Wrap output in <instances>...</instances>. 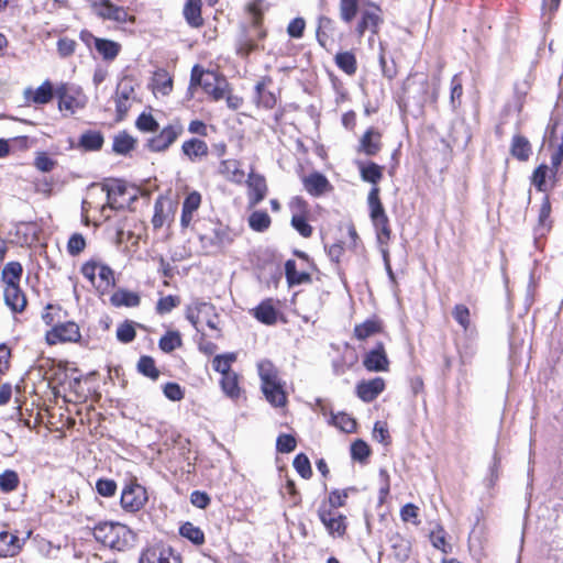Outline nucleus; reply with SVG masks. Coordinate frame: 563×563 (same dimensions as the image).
I'll use <instances>...</instances> for the list:
<instances>
[{"label": "nucleus", "instance_id": "obj_21", "mask_svg": "<svg viewBox=\"0 0 563 563\" xmlns=\"http://www.w3.org/2000/svg\"><path fill=\"white\" fill-rule=\"evenodd\" d=\"M227 86L228 84L223 78H219L212 71H207L202 89L206 93L210 95L214 100H220L224 98Z\"/></svg>", "mask_w": 563, "mask_h": 563}, {"label": "nucleus", "instance_id": "obj_45", "mask_svg": "<svg viewBox=\"0 0 563 563\" xmlns=\"http://www.w3.org/2000/svg\"><path fill=\"white\" fill-rule=\"evenodd\" d=\"M329 422L345 433H352L356 430L355 419L345 412L332 413Z\"/></svg>", "mask_w": 563, "mask_h": 563}, {"label": "nucleus", "instance_id": "obj_51", "mask_svg": "<svg viewBox=\"0 0 563 563\" xmlns=\"http://www.w3.org/2000/svg\"><path fill=\"white\" fill-rule=\"evenodd\" d=\"M430 541L435 549L440 550L444 554L452 552V545L446 542L445 531L441 526H438L437 529L431 531Z\"/></svg>", "mask_w": 563, "mask_h": 563}, {"label": "nucleus", "instance_id": "obj_17", "mask_svg": "<svg viewBox=\"0 0 563 563\" xmlns=\"http://www.w3.org/2000/svg\"><path fill=\"white\" fill-rule=\"evenodd\" d=\"M32 534V531L26 533L25 539H19L15 534H10L7 531L0 532V558H10L16 555L25 540L29 539Z\"/></svg>", "mask_w": 563, "mask_h": 563}, {"label": "nucleus", "instance_id": "obj_4", "mask_svg": "<svg viewBox=\"0 0 563 563\" xmlns=\"http://www.w3.org/2000/svg\"><path fill=\"white\" fill-rule=\"evenodd\" d=\"M234 239L235 233L221 222H211L205 232L199 233L201 247L207 254L221 253Z\"/></svg>", "mask_w": 563, "mask_h": 563}, {"label": "nucleus", "instance_id": "obj_53", "mask_svg": "<svg viewBox=\"0 0 563 563\" xmlns=\"http://www.w3.org/2000/svg\"><path fill=\"white\" fill-rule=\"evenodd\" d=\"M257 49H260V46L251 34L244 33L241 35L236 44V52L240 56L247 57L252 52Z\"/></svg>", "mask_w": 563, "mask_h": 563}, {"label": "nucleus", "instance_id": "obj_44", "mask_svg": "<svg viewBox=\"0 0 563 563\" xmlns=\"http://www.w3.org/2000/svg\"><path fill=\"white\" fill-rule=\"evenodd\" d=\"M220 384L223 393L228 397L232 399L239 398L241 389L239 387V376L236 373L233 372L222 376Z\"/></svg>", "mask_w": 563, "mask_h": 563}, {"label": "nucleus", "instance_id": "obj_57", "mask_svg": "<svg viewBox=\"0 0 563 563\" xmlns=\"http://www.w3.org/2000/svg\"><path fill=\"white\" fill-rule=\"evenodd\" d=\"M351 455L353 460L363 463L371 455V449L365 441L358 439L351 445Z\"/></svg>", "mask_w": 563, "mask_h": 563}, {"label": "nucleus", "instance_id": "obj_42", "mask_svg": "<svg viewBox=\"0 0 563 563\" xmlns=\"http://www.w3.org/2000/svg\"><path fill=\"white\" fill-rule=\"evenodd\" d=\"M153 89L163 96L168 95L173 89V79L164 69L155 71L153 77Z\"/></svg>", "mask_w": 563, "mask_h": 563}, {"label": "nucleus", "instance_id": "obj_12", "mask_svg": "<svg viewBox=\"0 0 563 563\" xmlns=\"http://www.w3.org/2000/svg\"><path fill=\"white\" fill-rule=\"evenodd\" d=\"M135 99L134 85L132 79L123 78L119 81L115 90V110L119 120H122Z\"/></svg>", "mask_w": 563, "mask_h": 563}, {"label": "nucleus", "instance_id": "obj_20", "mask_svg": "<svg viewBox=\"0 0 563 563\" xmlns=\"http://www.w3.org/2000/svg\"><path fill=\"white\" fill-rule=\"evenodd\" d=\"M3 296L5 305L13 312H22L25 309L27 301L24 292L20 288V285L4 286Z\"/></svg>", "mask_w": 563, "mask_h": 563}, {"label": "nucleus", "instance_id": "obj_5", "mask_svg": "<svg viewBox=\"0 0 563 563\" xmlns=\"http://www.w3.org/2000/svg\"><path fill=\"white\" fill-rule=\"evenodd\" d=\"M369 207V217L376 232V239L379 246L387 245L391 230L389 227V219L379 199V188L373 187L367 198Z\"/></svg>", "mask_w": 563, "mask_h": 563}, {"label": "nucleus", "instance_id": "obj_30", "mask_svg": "<svg viewBox=\"0 0 563 563\" xmlns=\"http://www.w3.org/2000/svg\"><path fill=\"white\" fill-rule=\"evenodd\" d=\"M285 275L289 286L308 284L311 282V275L309 273L297 271V265L294 260L286 261Z\"/></svg>", "mask_w": 563, "mask_h": 563}, {"label": "nucleus", "instance_id": "obj_39", "mask_svg": "<svg viewBox=\"0 0 563 563\" xmlns=\"http://www.w3.org/2000/svg\"><path fill=\"white\" fill-rule=\"evenodd\" d=\"M120 48V44L114 41L104 38L96 40V49L103 57V59H114L118 56Z\"/></svg>", "mask_w": 563, "mask_h": 563}, {"label": "nucleus", "instance_id": "obj_13", "mask_svg": "<svg viewBox=\"0 0 563 563\" xmlns=\"http://www.w3.org/2000/svg\"><path fill=\"white\" fill-rule=\"evenodd\" d=\"M79 327L75 322H63L56 324L46 333V342L49 345L64 342H77L80 339Z\"/></svg>", "mask_w": 563, "mask_h": 563}, {"label": "nucleus", "instance_id": "obj_55", "mask_svg": "<svg viewBox=\"0 0 563 563\" xmlns=\"http://www.w3.org/2000/svg\"><path fill=\"white\" fill-rule=\"evenodd\" d=\"M358 11L357 0H340V18L345 23H351Z\"/></svg>", "mask_w": 563, "mask_h": 563}, {"label": "nucleus", "instance_id": "obj_52", "mask_svg": "<svg viewBox=\"0 0 563 563\" xmlns=\"http://www.w3.org/2000/svg\"><path fill=\"white\" fill-rule=\"evenodd\" d=\"M380 331V324L375 320H366L365 322L355 325L354 335L358 340H365Z\"/></svg>", "mask_w": 563, "mask_h": 563}, {"label": "nucleus", "instance_id": "obj_1", "mask_svg": "<svg viewBox=\"0 0 563 563\" xmlns=\"http://www.w3.org/2000/svg\"><path fill=\"white\" fill-rule=\"evenodd\" d=\"M93 536L97 541L117 551L132 548L135 541V533L128 526L119 522L99 523L93 529Z\"/></svg>", "mask_w": 563, "mask_h": 563}, {"label": "nucleus", "instance_id": "obj_2", "mask_svg": "<svg viewBox=\"0 0 563 563\" xmlns=\"http://www.w3.org/2000/svg\"><path fill=\"white\" fill-rule=\"evenodd\" d=\"M101 191L107 195V203L102 206L101 211L106 213L107 209L123 210L130 208L137 200V188L129 187L125 181L120 179H108L101 185Z\"/></svg>", "mask_w": 563, "mask_h": 563}, {"label": "nucleus", "instance_id": "obj_3", "mask_svg": "<svg viewBox=\"0 0 563 563\" xmlns=\"http://www.w3.org/2000/svg\"><path fill=\"white\" fill-rule=\"evenodd\" d=\"M257 371L266 400L274 407H284L287 397L278 377L277 368L271 361L263 360L257 364Z\"/></svg>", "mask_w": 563, "mask_h": 563}, {"label": "nucleus", "instance_id": "obj_24", "mask_svg": "<svg viewBox=\"0 0 563 563\" xmlns=\"http://www.w3.org/2000/svg\"><path fill=\"white\" fill-rule=\"evenodd\" d=\"M24 97L27 101H32L37 104L48 103L53 99L52 84L46 80L36 90L26 88L24 90Z\"/></svg>", "mask_w": 563, "mask_h": 563}, {"label": "nucleus", "instance_id": "obj_19", "mask_svg": "<svg viewBox=\"0 0 563 563\" xmlns=\"http://www.w3.org/2000/svg\"><path fill=\"white\" fill-rule=\"evenodd\" d=\"M385 382L380 377H375L371 380H363L357 384V396L365 402H371L384 390Z\"/></svg>", "mask_w": 563, "mask_h": 563}, {"label": "nucleus", "instance_id": "obj_36", "mask_svg": "<svg viewBox=\"0 0 563 563\" xmlns=\"http://www.w3.org/2000/svg\"><path fill=\"white\" fill-rule=\"evenodd\" d=\"M336 66L346 75L352 76L356 73L357 62L352 52H340L334 57Z\"/></svg>", "mask_w": 563, "mask_h": 563}, {"label": "nucleus", "instance_id": "obj_35", "mask_svg": "<svg viewBox=\"0 0 563 563\" xmlns=\"http://www.w3.org/2000/svg\"><path fill=\"white\" fill-rule=\"evenodd\" d=\"M552 179H555V177L551 176V168L545 164H541L534 169L531 183L539 191H547L548 180Z\"/></svg>", "mask_w": 563, "mask_h": 563}, {"label": "nucleus", "instance_id": "obj_14", "mask_svg": "<svg viewBox=\"0 0 563 563\" xmlns=\"http://www.w3.org/2000/svg\"><path fill=\"white\" fill-rule=\"evenodd\" d=\"M382 23L380 8L376 4H371L368 8L362 10L361 19L355 31L360 37H362L366 31H371L372 34H377Z\"/></svg>", "mask_w": 563, "mask_h": 563}, {"label": "nucleus", "instance_id": "obj_32", "mask_svg": "<svg viewBox=\"0 0 563 563\" xmlns=\"http://www.w3.org/2000/svg\"><path fill=\"white\" fill-rule=\"evenodd\" d=\"M254 317L265 324H274L277 320V311L273 299L262 301L254 310Z\"/></svg>", "mask_w": 563, "mask_h": 563}, {"label": "nucleus", "instance_id": "obj_62", "mask_svg": "<svg viewBox=\"0 0 563 563\" xmlns=\"http://www.w3.org/2000/svg\"><path fill=\"white\" fill-rule=\"evenodd\" d=\"M136 335L135 329L132 322L125 321L121 323L117 329V339L122 343H130Z\"/></svg>", "mask_w": 563, "mask_h": 563}, {"label": "nucleus", "instance_id": "obj_10", "mask_svg": "<svg viewBox=\"0 0 563 563\" xmlns=\"http://www.w3.org/2000/svg\"><path fill=\"white\" fill-rule=\"evenodd\" d=\"M56 96L58 98V107L60 111H67L73 114L85 106V100L81 92L78 89L69 87L65 84L57 87Z\"/></svg>", "mask_w": 563, "mask_h": 563}, {"label": "nucleus", "instance_id": "obj_26", "mask_svg": "<svg viewBox=\"0 0 563 563\" xmlns=\"http://www.w3.org/2000/svg\"><path fill=\"white\" fill-rule=\"evenodd\" d=\"M393 554L399 562H405L411 552V544L408 539L395 532L389 538Z\"/></svg>", "mask_w": 563, "mask_h": 563}, {"label": "nucleus", "instance_id": "obj_46", "mask_svg": "<svg viewBox=\"0 0 563 563\" xmlns=\"http://www.w3.org/2000/svg\"><path fill=\"white\" fill-rule=\"evenodd\" d=\"M179 533H180L181 537L188 539L189 541H191L196 545H201L205 542V533H203V531L199 527H196L191 522H185L180 527Z\"/></svg>", "mask_w": 563, "mask_h": 563}, {"label": "nucleus", "instance_id": "obj_40", "mask_svg": "<svg viewBox=\"0 0 563 563\" xmlns=\"http://www.w3.org/2000/svg\"><path fill=\"white\" fill-rule=\"evenodd\" d=\"M511 154L519 161H527L531 154V145L528 139L515 135L511 143Z\"/></svg>", "mask_w": 563, "mask_h": 563}, {"label": "nucleus", "instance_id": "obj_43", "mask_svg": "<svg viewBox=\"0 0 563 563\" xmlns=\"http://www.w3.org/2000/svg\"><path fill=\"white\" fill-rule=\"evenodd\" d=\"M266 79H262L255 86V98L258 104L266 109H273L276 104V97L273 92L265 89Z\"/></svg>", "mask_w": 563, "mask_h": 563}, {"label": "nucleus", "instance_id": "obj_58", "mask_svg": "<svg viewBox=\"0 0 563 563\" xmlns=\"http://www.w3.org/2000/svg\"><path fill=\"white\" fill-rule=\"evenodd\" d=\"M19 485V476L14 471H5L0 474V489L9 493L14 490Z\"/></svg>", "mask_w": 563, "mask_h": 563}, {"label": "nucleus", "instance_id": "obj_60", "mask_svg": "<svg viewBox=\"0 0 563 563\" xmlns=\"http://www.w3.org/2000/svg\"><path fill=\"white\" fill-rule=\"evenodd\" d=\"M294 467L302 478H310L312 475L309 459L303 454H298L294 460Z\"/></svg>", "mask_w": 563, "mask_h": 563}, {"label": "nucleus", "instance_id": "obj_64", "mask_svg": "<svg viewBox=\"0 0 563 563\" xmlns=\"http://www.w3.org/2000/svg\"><path fill=\"white\" fill-rule=\"evenodd\" d=\"M291 225L303 238H310L312 234V227L307 222L302 214H292Z\"/></svg>", "mask_w": 563, "mask_h": 563}, {"label": "nucleus", "instance_id": "obj_61", "mask_svg": "<svg viewBox=\"0 0 563 563\" xmlns=\"http://www.w3.org/2000/svg\"><path fill=\"white\" fill-rule=\"evenodd\" d=\"M463 93L462 79L460 75H454L451 80V96L450 102L453 109H456L461 103V97Z\"/></svg>", "mask_w": 563, "mask_h": 563}, {"label": "nucleus", "instance_id": "obj_23", "mask_svg": "<svg viewBox=\"0 0 563 563\" xmlns=\"http://www.w3.org/2000/svg\"><path fill=\"white\" fill-rule=\"evenodd\" d=\"M305 189L312 196H321L330 189V183L325 176L320 173H313L303 179Z\"/></svg>", "mask_w": 563, "mask_h": 563}, {"label": "nucleus", "instance_id": "obj_63", "mask_svg": "<svg viewBox=\"0 0 563 563\" xmlns=\"http://www.w3.org/2000/svg\"><path fill=\"white\" fill-rule=\"evenodd\" d=\"M452 316L464 330H467L470 327V309L465 305H456L453 308Z\"/></svg>", "mask_w": 563, "mask_h": 563}, {"label": "nucleus", "instance_id": "obj_16", "mask_svg": "<svg viewBox=\"0 0 563 563\" xmlns=\"http://www.w3.org/2000/svg\"><path fill=\"white\" fill-rule=\"evenodd\" d=\"M416 86L418 87V92L420 93L418 97V103L420 106H423L429 99H431L432 101L437 100L438 88L437 87L434 88V91H433L432 96L430 97L429 96V80L427 77H424V76L409 77L405 82V91L410 95L413 92V87H416Z\"/></svg>", "mask_w": 563, "mask_h": 563}, {"label": "nucleus", "instance_id": "obj_9", "mask_svg": "<svg viewBox=\"0 0 563 563\" xmlns=\"http://www.w3.org/2000/svg\"><path fill=\"white\" fill-rule=\"evenodd\" d=\"M139 563H181V560L170 547L159 543L145 549Z\"/></svg>", "mask_w": 563, "mask_h": 563}, {"label": "nucleus", "instance_id": "obj_15", "mask_svg": "<svg viewBox=\"0 0 563 563\" xmlns=\"http://www.w3.org/2000/svg\"><path fill=\"white\" fill-rule=\"evenodd\" d=\"M214 316V306L207 301L196 299L186 308V318L196 329L200 321Z\"/></svg>", "mask_w": 563, "mask_h": 563}, {"label": "nucleus", "instance_id": "obj_50", "mask_svg": "<svg viewBox=\"0 0 563 563\" xmlns=\"http://www.w3.org/2000/svg\"><path fill=\"white\" fill-rule=\"evenodd\" d=\"M235 360L236 355L234 353L217 355L212 361V367L216 372H219L224 376L233 373L231 371V364L235 362Z\"/></svg>", "mask_w": 563, "mask_h": 563}, {"label": "nucleus", "instance_id": "obj_48", "mask_svg": "<svg viewBox=\"0 0 563 563\" xmlns=\"http://www.w3.org/2000/svg\"><path fill=\"white\" fill-rule=\"evenodd\" d=\"M271 217L266 211H254L249 217V225L256 232H264L271 225Z\"/></svg>", "mask_w": 563, "mask_h": 563}, {"label": "nucleus", "instance_id": "obj_25", "mask_svg": "<svg viewBox=\"0 0 563 563\" xmlns=\"http://www.w3.org/2000/svg\"><path fill=\"white\" fill-rule=\"evenodd\" d=\"M247 186L251 191V199L253 205L261 202L267 192V185L264 176L251 173L247 179Z\"/></svg>", "mask_w": 563, "mask_h": 563}, {"label": "nucleus", "instance_id": "obj_54", "mask_svg": "<svg viewBox=\"0 0 563 563\" xmlns=\"http://www.w3.org/2000/svg\"><path fill=\"white\" fill-rule=\"evenodd\" d=\"M159 349L166 353H170L177 347L181 346L180 334L176 331H168L159 340Z\"/></svg>", "mask_w": 563, "mask_h": 563}, {"label": "nucleus", "instance_id": "obj_31", "mask_svg": "<svg viewBox=\"0 0 563 563\" xmlns=\"http://www.w3.org/2000/svg\"><path fill=\"white\" fill-rule=\"evenodd\" d=\"M545 141L549 147H558L563 144V121L558 118H552L547 128Z\"/></svg>", "mask_w": 563, "mask_h": 563}, {"label": "nucleus", "instance_id": "obj_18", "mask_svg": "<svg viewBox=\"0 0 563 563\" xmlns=\"http://www.w3.org/2000/svg\"><path fill=\"white\" fill-rule=\"evenodd\" d=\"M366 369L371 372H384L388 368V358L384 350L383 343H378L377 346L369 351L363 361Z\"/></svg>", "mask_w": 563, "mask_h": 563}, {"label": "nucleus", "instance_id": "obj_41", "mask_svg": "<svg viewBox=\"0 0 563 563\" xmlns=\"http://www.w3.org/2000/svg\"><path fill=\"white\" fill-rule=\"evenodd\" d=\"M358 168L364 181L376 185L383 178L382 167L376 163H358Z\"/></svg>", "mask_w": 563, "mask_h": 563}, {"label": "nucleus", "instance_id": "obj_59", "mask_svg": "<svg viewBox=\"0 0 563 563\" xmlns=\"http://www.w3.org/2000/svg\"><path fill=\"white\" fill-rule=\"evenodd\" d=\"M179 303H180V299L177 296L168 295V296L162 297L156 303V312L158 314L169 313Z\"/></svg>", "mask_w": 563, "mask_h": 563}, {"label": "nucleus", "instance_id": "obj_37", "mask_svg": "<svg viewBox=\"0 0 563 563\" xmlns=\"http://www.w3.org/2000/svg\"><path fill=\"white\" fill-rule=\"evenodd\" d=\"M184 15L191 26H200L201 18V0H187L184 8Z\"/></svg>", "mask_w": 563, "mask_h": 563}, {"label": "nucleus", "instance_id": "obj_49", "mask_svg": "<svg viewBox=\"0 0 563 563\" xmlns=\"http://www.w3.org/2000/svg\"><path fill=\"white\" fill-rule=\"evenodd\" d=\"M137 371L152 380H156L159 377V371L155 365L154 358L147 355L140 357L137 362Z\"/></svg>", "mask_w": 563, "mask_h": 563}, {"label": "nucleus", "instance_id": "obj_33", "mask_svg": "<svg viewBox=\"0 0 563 563\" xmlns=\"http://www.w3.org/2000/svg\"><path fill=\"white\" fill-rule=\"evenodd\" d=\"M140 301V296L136 292L125 289H119L110 297V302L114 307H137Z\"/></svg>", "mask_w": 563, "mask_h": 563}, {"label": "nucleus", "instance_id": "obj_27", "mask_svg": "<svg viewBox=\"0 0 563 563\" xmlns=\"http://www.w3.org/2000/svg\"><path fill=\"white\" fill-rule=\"evenodd\" d=\"M380 133L375 129H368L360 141V150L366 155H376L380 150Z\"/></svg>", "mask_w": 563, "mask_h": 563}, {"label": "nucleus", "instance_id": "obj_28", "mask_svg": "<svg viewBox=\"0 0 563 563\" xmlns=\"http://www.w3.org/2000/svg\"><path fill=\"white\" fill-rule=\"evenodd\" d=\"M218 172L230 181L241 183L244 178V172L241 170L240 163L235 159H222Z\"/></svg>", "mask_w": 563, "mask_h": 563}, {"label": "nucleus", "instance_id": "obj_38", "mask_svg": "<svg viewBox=\"0 0 563 563\" xmlns=\"http://www.w3.org/2000/svg\"><path fill=\"white\" fill-rule=\"evenodd\" d=\"M551 203L548 197L543 198V201L541 203L540 210H539V217H538V225L536 228V231L540 235H544L545 232H548L551 229Z\"/></svg>", "mask_w": 563, "mask_h": 563}, {"label": "nucleus", "instance_id": "obj_47", "mask_svg": "<svg viewBox=\"0 0 563 563\" xmlns=\"http://www.w3.org/2000/svg\"><path fill=\"white\" fill-rule=\"evenodd\" d=\"M103 144V136L100 132L88 131L80 136L79 145L86 151L100 150Z\"/></svg>", "mask_w": 563, "mask_h": 563}, {"label": "nucleus", "instance_id": "obj_11", "mask_svg": "<svg viewBox=\"0 0 563 563\" xmlns=\"http://www.w3.org/2000/svg\"><path fill=\"white\" fill-rule=\"evenodd\" d=\"M318 517L332 536H343L346 529V518L334 509L322 504L318 509Z\"/></svg>", "mask_w": 563, "mask_h": 563}, {"label": "nucleus", "instance_id": "obj_22", "mask_svg": "<svg viewBox=\"0 0 563 563\" xmlns=\"http://www.w3.org/2000/svg\"><path fill=\"white\" fill-rule=\"evenodd\" d=\"M181 151L191 162H196L208 155L209 147L205 141L192 137L183 143Z\"/></svg>", "mask_w": 563, "mask_h": 563}, {"label": "nucleus", "instance_id": "obj_6", "mask_svg": "<svg viewBox=\"0 0 563 563\" xmlns=\"http://www.w3.org/2000/svg\"><path fill=\"white\" fill-rule=\"evenodd\" d=\"M95 14L103 20H110L118 24L133 23L134 16L130 15L123 7L113 4L110 0H90Z\"/></svg>", "mask_w": 563, "mask_h": 563}, {"label": "nucleus", "instance_id": "obj_7", "mask_svg": "<svg viewBox=\"0 0 563 563\" xmlns=\"http://www.w3.org/2000/svg\"><path fill=\"white\" fill-rule=\"evenodd\" d=\"M147 493L142 485L131 482L121 493V506L125 511L136 512L147 503Z\"/></svg>", "mask_w": 563, "mask_h": 563}, {"label": "nucleus", "instance_id": "obj_29", "mask_svg": "<svg viewBox=\"0 0 563 563\" xmlns=\"http://www.w3.org/2000/svg\"><path fill=\"white\" fill-rule=\"evenodd\" d=\"M97 275L98 280H96L95 288L100 295H104L114 287V272L108 265L101 263Z\"/></svg>", "mask_w": 563, "mask_h": 563}, {"label": "nucleus", "instance_id": "obj_34", "mask_svg": "<svg viewBox=\"0 0 563 563\" xmlns=\"http://www.w3.org/2000/svg\"><path fill=\"white\" fill-rule=\"evenodd\" d=\"M22 265L19 262H9L4 265L1 279L4 286H15L20 284L22 276Z\"/></svg>", "mask_w": 563, "mask_h": 563}, {"label": "nucleus", "instance_id": "obj_56", "mask_svg": "<svg viewBox=\"0 0 563 563\" xmlns=\"http://www.w3.org/2000/svg\"><path fill=\"white\" fill-rule=\"evenodd\" d=\"M134 147V139L128 133L118 134L113 140V151L118 154H126Z\"/></svg>", "mask_w": 563, "mask_h": 563}, {"label": "nucleus", "instance_id": "obj_8", "mask_svg": "<svg viewBox=\"0 0 563 563\" xmlns=\"http://www.w3.org/2000/svg\"><path fill=\"white\" fill-rule=\"evenodd\" d=\"M184 128L179 122H174L165 126L157 135L147 141V147L152 152L166 151L181 134Z\"/></svg>", "mask_w": 563, "mask_h": 563}]
</instances>
